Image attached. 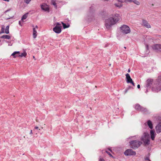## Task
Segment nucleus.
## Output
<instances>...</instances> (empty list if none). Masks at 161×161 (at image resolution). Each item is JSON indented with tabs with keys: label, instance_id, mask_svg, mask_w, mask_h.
I'll list each match as a JSON object with an SVG mask.
<instances>
[{
	"label": "nucleus",
	"instance_id": "18",
	"mask_svg": "<svg viewBox=\"0 0 161 161\" xmlns=\"http://www.w3.org/2000/svg\"><path fill=\"white\" fill-rule=\"evenodd\" d=\"M1 38L9 40L10 39L11 36L8 35H5L2 36Z\"/></svg>",
	"mask_w": 161,
	"mask_h": 161
},
{
	"label": "nucleus",
	"instance_id": "47",
	"mask_svg": "<svg viewBox=\"0 0 161 161\" xmlns=\"http://www.w3.org/2000/svg\"><path fill=\"white\" fill-rule=\"evenodd\" d=\"M124 48L125 49H126V47H124Z\"/></svg>",
	"mask_w": 161,
	"mask_h": 161
},
{
	"label": "nucleus",
	"instance_id": "1",
	"mask_svg": "<svg viewBox=\"0 0 161 161\" xmlns=\"http://www.w3.org/2000/svg\"><path fill=\"white\" fill-rule=\"evenodd\" d=\"M120 16L119 14H114L112 15L108 19L105 20V26L108 29H110L111 27L115 24L119 20Z\"/></svg>",
	"mask_w": 161,
	"mask_h": 161
},
{
	"label": "nucleus",
	"instance_id": "22",
	"mask_svg": "<svg viewBox=\"0 0 161 161\" xmlns=\"http://www.w3.org/2000/svg\"><path fill=\"white\" fill-rule=\"evenodd\" d=\"M27 55V53L26 52H24L23 53H21L18 56L20 57H25Z\"/></svg>",
	"mask_w": 161,
	"mask_h": 161
},
{
	"label": "nucleus",
	"instance_id": "3",
	"mask_svg": "<svg viewBox=\"0 0 161 161\" xmlns=\"http://www.w3.org/2000/svg\"><path fill=\"white\" fill-rule=\"evenodd\" d=\"M150 140L149 134L148 133L144 132L141 138V140L143 142L144 145H148L150 144Z\"/></svg>",
	"mask_w": 161,
	"mask_h": 161
},
{
	"label": "nucleus",
	"instance_id": "50",
	"mask_svg": "<svg viewBox=\"0 0 161 161\" xmlns=\"http://www.w3.org/2000/svg\"><path fill=\"white\" fill-rule=\"evenodd\" d=\"M109 150H110V151H111V150H110V149H109Z\"/></svg>",
	"mask_w": 161,
	"mask_h": 161
},
{
	"label": "nucleus",
	"instance_id": "30",
	"mask_svg": "<svg viewBox=\"0 0 161 161\" xmlns=\"http://www.w3.org/2000/svg\"><path fill=\"white\" fill-rule=\"evenodd\" d=\"M52 4L54 6V7L55 8H57V5H56V2L55 3H52Z\"/></svg>",
	"mask_w": 161,
	"mask_h": 161
},
{
	"label": "nucleus",
	"instance_id": "17",
	"mask_svg": "<svg viewBox=\"0 0 161 161\" xmlns=\"http://www.w3.org/2000/svg\"><path fill=\"white\" fill-rule=\"evenodd\" d=\"M33 27V37L34 38H35L37 36V31H36L35 29V28L34 27V26L33 25L32 26Z\"/></svg>",
	"mask_w": 161,
	"mask_h": 161
},
{
	"label": "nucleus",
	"instance_id": "7",
	"mask_svg": "<svg viewBox=\"0 0 161 161\" xmlns=\"http://www.w3.org/2000/svg\"><path fill=\"white\" fill-rule=\"evenodd\" d=\"M120 29L123 33L127 34L130 33V27L126 25H123L121 27Z\"/></svg>",
	"mask_w": 161,
	"mask_h": 161
},
{
	"label": "nucleus",
	"instance_id": "38",
	"mask_svg": "<svg viewBox=\"0 0 161 161\" xmlns=\"http://www.w3.org/2000/svg\"><path fill=\"white\" fill-rule=\"evenodd\" d=\"M129 89V88H128V89H126L125 90V93H126L127 92V91H128V90Z\"/></svg>",
	"mask_w": 161,
	"mask_h": 161
},
{
	"label": "nucleus",
	"instance_id": "31",
	"mask_svg": "<svg viewBox=\"0 0 161 161\" xmlns=\"http://www.w3.org/2000/svg\"><path fill=\"white\" fill-rule=\"evenodd\" d=\"M106 152L107 153L110 157H113V156H112V155L109 152H108V151H106Z\"/></svg>",
	"mask_w": 161,
	"mask_h": 161
},
{
	"label": "nucleus",
	"instance_id": "11",
	"mask_svg": "<svg viewBox=\"0 0 161 161\" xmlns=\"http://www.w3.org/2000/svg\"><path fill=\"white\" fill-rule=\"evenodd\" d=\"M153 80L151 79H148L146 81V87H150L151 85L153 82Z\"/></svg>",
	"mask_w": 161,
	"mask_h": 161
},
{
	"label": "nucleus",
	"instance_id": "41",
	"mask_svg": "<svg viewBox=\"0 0 161 161\" xmlns=\"http://www.w3.org/2000/svg\"><path fill=\"white\" fill-rule=\"evenodd\" d=\"M35 128V129H37L38 128V127L37 126H36Z\"/></svg>",
	"mask_w": 161,
	"mask_h": 161
},
{
	"label": "nucleus",
	"instance_id": "8",
	"mask_svg": "<svg viewBox=\"0 0 161 161\" xmlns=\"http://www.w3.org/2000/svg\"><path fill=\"white\" fill-rule=\"evenodd\" d=\"M124 153L126 156L135 155L136 152L131 149H128L124 152Z\"/></svg>",
	"mask_w": 161,
	"mask_h": 161
},
{
	"label": "nucleus",
	"instance_id": "37",
	"mask_svg": "<svg viewBox=\"0 0 161 161\" xmlns=\"http://www.w3.org/2000/svg\"><path fill=\"white\" fill-rule=\"evenodd\" d=\"M56 0H51V3H55Z\"/></svg>",
	"mask_w": 161,
	"mask_h": 161
},
{
	"label": "nucleus",
	"instance_id": "29",
	"mask_svg": "<svg viewBox=\"0 0 161 161\" xmlns=\"http://www.w3.org/2000/svg\"><path fill=\"white\" fill-rule=\"evenodd\" d=\"M31 0H25L24 2L25 3L27 4H28Z\"/></svg>",
	"mask_w": 161,
	"mask_h": 161
},
{
	"label": "nucleus",
	"instance_id": "23",
	"mask_svg": "<svg viewBox=\"0 0 161 161\" xmlns=\"http://www.w3.org/2000/svg\"><path fill=\"white\" fill-rule=\"evenodd\" d=\"M114 5L116 7H118L119 8H120L123 6L122 4L121 3H115Z\"/></svg>",
	"mask_w": 161,
	"mask_h": 161
},
{
	"label": "nucleus",
	"instance_id": "39",
	"mask_svg": "<svg viewBox=\"0 0 161 161\" xmlns=\"http://www.w3.org/2000/svg\"><path fill=\"white\" fill-rule=\"evenodd\" d=\"M19 24L21 26H22V25L21 24V21H19Z\"/></svg>",
	"mask_w": 161,
	"mask_h": 161
},
{
	"label": "nucleus",
	"instance_id": "26",
	"mask_svg": "<svg viewBox=\"0 0 161 161\" xmlns=\"http://www.w3.org/2000/svg\"><path fill=\"white\" fill-rule=\"evenodd\" d=\"M133 2L134 3L138 5H139L140 4V3L139 1L136 0H133Z\"/></svg>",
	"mask_w": 161,
	"mask_h": 161
},
{
	"label": "nucleus",
	"instance_id": "53",
	"mask_svg": "<svg viewBox=\"0 0 161 161\" xmlns=\"http://www.w3.org/2000/svg\"><path fill=\"white\" fill-rule=\"evenodd\" d=\"M160 141H161V139Z\"/></svg>",
	"mask_w": 161,
	"mask_h": 161
},
{
	"label": "nucleus",
	"instance_id": "42",
	"mask_svg": "<svg viewBox=\"0 0 161 161\" xmlns=\"http://www.w3.org/2000/svg\"><path fill=\"white\" fill-rule=\"evenodd\" d=\"M32 130H31V131H30V134H32Z\"/></svg>",
	"mask_w": 161,
	"mask_h": 161
},
{
	"label": "nucleus",
	"instance_id": "44",
	"mask_svg": "<svg viewBox=\"0 0 161 161\" xmlns=\"http://www.w3.org/2000/svg\"><path fill=\"white\" fill-rule=\"evenodd\" d=\"M35 28H36L37 29L38 28V27L37 25H36Z\"/></svg>",
	"mask_w": 161,
	"mask_h": 161
},
{
	"label": "nucleus",
	"instance_id": "24",
	"mask_svg": "<svg viewBox=\"0 0 161 161\" xmlns=\"http://www.w3.org/2000/svg\"><path fill=\"white\" fill-rule=\"evenodd\" d=\"M62 24L63 25V28L64 29H65V28H68L69 27V25H66L63 22H62Z\"/></svg>",
	"mask_w": 161,
	"mask_h": 161
},
{
	"label": "nucleus",
	"instance_id": "25",
	"mask_svg": "<svg viewBox=\"0 0 161 161\" xmlns=\"http://www.w3.org/2000/svg\"><path fill=\"white\" fill-rule=\"evenodd\" d=\"M20 53V52H19V51H15V52H14L11 55L12 56H14V58L15 57V55L16 54H19Z\"/></svg>",
	"mask_w": 161,
	"mask_h": 161
},
{
	"label": "nucleus",
	"instance_id": "45",
	"mask_svg": "<svg viewBox=\"0 0 161 161\" xmlns=\"http://www.w3.org/2000/svg\"><path fill=\"white\" fill-rule=\"evenodd\" d=\"M9 11V10H7L6 11H5V12H7Z\"/></svg>",
	"mask_w": 161,
	"mask_h": 161
},
{
	"label": "nucleus",
	"instance_id": "35",
	"mask_svg": "<svg viewBox=\"0 0 161 161\" xmlns=\"http://www.w3.org/2000/svg\"><path fill=\"white\" fill-rule=\"evenodd\" d=\"M99 161H105V160L103 158H100L99 159Z\"/></svg>",
	"mask_w": 161,
	"mask_h": 161
},
{
	"label": "nucleus",
	"instance_id": "34",
	"mask_svg": "<svg viewBox=\"0 0 161 161\" xmlns=\"http://www.w3.org/2000/svg\"><path fill=\"white\" fill-rule=\"evenodd\" d=\"M145 160H147V161L148 160H149V157H146L145 158Z\"/></svg>",
	"mask_w": 161,
	"mask_h": 161
},
{
	"label": "nucleus",
	"instance_id": "21",
	"mask_svg": "<svg viewBox=\"0 0 161 161\" xmlns=\"http://www.w3.org/2000/svg\"><path fill=\"white\" fill-rule=\"evenodd\" d=\"M9 25H7L5 31V33L7 34H8L9 33Z\"/></svg>",
	"mask_w": 161,
	"mask_h": 161
},
{
	"label": "nucleus",
	"instance_id": "52",
	"mask_svg": "<svg viewBox=\"0 0 161 161\" xmlns=\"http://www.w3.org/2000/svg\"><path fill=\"white\" fill-rule=\"evenodd\" d=\"M1 42V40H0V42Z\"/></svg>",
	"mask_w": 161,
	"mask_h": 161
},
{
	"label": "nucleus",
	"instance_id": "2",
	"mask_svg": "<svg viewBox=\"0 0 161 161\" xmlns=\"http://www.w3.org/2000/svg\"><path fill=\"white\" fill-rule=\"evenodd\" d=\"M152 90L155 92H158L161 90V76H158L154 81Z\"/></svg>",
	"mask_w": 161,
	"mask_h": 161
},
{
	"label": "nucleus",
	"instance_id": "12",
	"mask_svg": "<svg viewBox=\"0 0 161 161\" xmlns=\"http://www.w3.org/2000/svg\"><path fill=\"white\" fill-rule=\"evenodd\" d=\"M155 128L157 133L161 132V122H159L156 126Z\"/></svg>",
	"mask_w": 161,
	"mask_h": 161
},
{
	"label": "nucleus",
	"instance_id": "20",
	"mask_svg": "<svg viewBox=\"0 0 161 161\" xmlns=\"http://www.w3.org/2000/svg\"><path fill=\"white\" fill-rule=\"evenodd\" d=\"M28 14V13H26L24 14L21 18V20L23 21L24 20L26 19L27 18Z\"/></svg>",
	"mask_w": 161,
	"mask_h": 161
},
{
	"label": "nucleus",
	"instance_id": "43",
	"mask_svg": "<svg viewBox=\"0 0 161 161\" xmlns=\"http://www.w3.org/2000/svg\"><path fill=\"white\" fill-rule=\"evenodd\" d=\"M128 72H130V69H129L128 71Z\"/></svg>",
	"mask_w": 161,
	"mask_h": 161
},
{
	"label": "nucleus",
	"instance_id": "49",
	"mask_svg": "<svg viewBox=\"0 0 161 161\" xmlns=\"http://www.w3.org/2000/svg\"><path fill=\"white\" fill-rule=\"evenodd\" d=\"M147 161H151L149 160H147Z\"/></svg>",
	"mask_w": 161,
	"mask_h": 161
},
{
	"label": "nucleus",
	"instance_id": "51",
	"mask_svg": "<svg viewBox=\"0 0 161 161\" xmlns=\"http://www.w3.org/2000/svg\"><path fill=\"white\" fill-rule=\"evenodd\" d=\"M33 58H35V57L34 56H33Z\"/></svg>",
	"mask_w": 161,
	"mask_h": 161
},
{
	"label": "nucleus",
	"instance_id": "15",
	"mask_svg": "<svg viewBox=\"0 0 161 161\" xmlns=\"http://www.w3.org/2000/svg\"><path fill=\"white\" fill-rule=\"evenodd\" d=\"M94 14L93 13L90 12L88 13V19L89 21L93 20L94 18Z\"/></svg>",
	"mask_w": 161,
	"mask_h": 161
},
{
	"label": "nucleus",
	"instance_id": "48",
	"mask_svg": "<svg viewBox=\"0 0 161 161\" xmlns=\"http://www.w3.org/2000/svg\"><path fill=\"white\" fill-rule=\"evenodd\" d=\"M148 92V90H147L146 92Z\"/></svg>",
	"mask_w": 161,
	"mask_h": 161
},
{
	"label": "nucleus",
	"instance_id": "16",
	"mask_svg": "<svg viewBox=\"0 0 161 161\" xmlns=\"http://www.w3.org/2000/svg\"><path fill=\"white\" fill-rule=\"evenodd\" d=\"M151 137L152 140H154L155 138V133L154 130H151L150 131Z\"/></svg>",
	"mask_w": 161,
	"mask_h": 161
},
{
	"label": "nucleus",
	"instance_id": "27",
	"mask_svg": "<svg viewBox=\"0 0 161 161\" xmlns=\"http://www.w3.org/2000/svg\"><path fill=\"white\" fill-rule=\"evenodd\" d=\"M4 30V28L3 27H2L1 30V31L0 32V34L4 33L5 32Z\"/></svg>",
	"mask_w": 161,
	"mask_h": 161
},
{
	"label": "nucleus",
	"instance_id": "40",
	"mask_svg": "<svg viewBox=\"0 0 161 161\" xmlns=\"http://www.w3.org/2000/svg\"><path fill=\"white\" fill-rule=\"evenodd\" d=\"M137 87L139 89L140 88V85H138L137 86Z\"/></svg>",
	"mask_w": 161,
	"mask_h": 161
},
{
	"label": "nucleus",
	"instance_id": "46",
	"mask_svg": "<svg viewBox=\"0 0 161 161\" xmlns=\"http://www.w3.org/2000/svg\"><path fill=\"white\" fill-rule=\"evenodd\" d=\"M132 137H134V136H130V137H129V138L130 139L131 138H132Z\"/></svg>",
	"mask_w": 161,
	"mask_h": 161
},
{
	"label": "nucleus",
	"instance_id": "6",
	"mask_svg": "<svg viewBox=\"0 0 161 161\" xmlns=\"http://www.w3.org/2000/svg\"><path fill=\"white\" fill-rule=\"evenodd\" d=\"M62 26L60 24L57 23L56 26L53 28V31L56 33L59 34L61 32Z\"/></svg>",
	"mask_w": 161,
	"mask_h": 161
},
{
	"label": "nucleus",
	"instance_id": "19",
	"mask_svg": "<svg viewBox=\"0 0 161 161\" xmlns=\"http://www.w3.org/2000/svg\"><path fill=\"white\" fill-rule=\"evenodd\" d=\"M147 124L150 129H152L153 128V125L152 122L150 120H148L147 121Z\"/></svg>",
	"mask_w": 161,
	"mask_h": 161
},
{
	"label": "nucleus",
	"instance_id": "13",
	"mask_svg": "<svg viewBox=\"0 0 161 161\" xmlns=\"http://www.w3.org/2000/svg\"><path fill=\"white\" fill-rule=\"evenodd\" d=\"M142 23L143 25L147 28H149L151 27V25L146 20H142Z\"/></svg>",
	"mask_w": 161,
	"mask_h": 161
},
{
	"label": "nucleus",
	"instance_id": "5",
	"mask_svg": "<svg viewBox=\"0 0 161 161\" xmlns=\"http://www.w3.org/2000/svg\"><path fill=\"white\" fill-rule=\"evenodd\" d=\"M135 108L136 110L142 112L145 114H146L149 113V110L141 106L138 104H136L135 105Z\"/></svg>",
	"mask_w": 161,
	"mask_h": 161
},
{
	"label": "nucleus",
	"instance_id": "9",
	"mask_svg": "<svg viewBox=\"0 0 161 161\" xmlns=\"http://www.w3.org/2000/svg\"><path fill=\"white\" fill-rule=\"evenodd\" d=\"M41 7L42 10L45 11L49 12V8L48 6L45 3H43L41 5Z\"/></svg>",
	"mask_w": 161,
	"mask_h": 161
},
{
	"label": "nucleus",
	"instance_id": "10",
	"mask_svg": "<svg viewBox=\"0 0 161 161\" xmlns=\"http://www.w3.org/2000/svg\"><path fill=\"white\" fill-rule=\"evenodd\" d=\"M152 48L155 51H161V45L156 44L152 46Z\"/></svg>",
	"mask_w": 161,
	"mask_h": 161
},
{
	"label": "nucleus",
	"instance_id": "28",
	"mask_svg": "<svg viewBox=\"0 0 161 161\" xmlns=\"http://www.w3.org/2000/svg\"><path fill=\"white\" fill-rule=\"evenodd\" d=\"M133 0H125L124 2L127 3L128 2L131 3L133 2Z\"/></svg>",
	"mask_w": 161,
	"mask_h": 161
},
{
	"label": "nucleus",
	"instance_id": "36",
	"mask_svg": "<svg viewBox=\"0 0 161 161\" xmlns=\"http://www.w3.org/2000/svg\"><path fill=\"white\" fill-rule=\"evenodd\" d=\"M146 49L147 50L148 49V45L147 44H146Z\"/></svg>",
	"mask_w": 161,
	"mask_h": 161
},
{
	"label": "nucleus",
	"instance_id": "14",
	"mask_svg": "<svg viewBox=\"0 0 161 161\" xmlns=\"http://www.w3.org/2000/svg\"><path fill=\"white\" fill-rule=\"evenodd\" d=\"M125 76L126 81L128 83H130L131 81H132V79L131 78L130 75L129 74H126L125 75Z\"/></svg>",
	"mask_w": 161,
	"mask_h": 161
},
{
	"label": "nucleus",
	"instance_id": "32",
	"mask_svg": "<svg viewBox=\"0 0 161 161\" xmlns=\"http://www.w3.org/2000/svg\"><path fill=\"white\" fill-rule=\"evenodd\" d=\"M117 1L119 2V3H123L124 2L122 1V0H117Z\"/></svg>",
	"mask_w": 161,
	"mask_h": 161
},
{
	"label": "nucleus",
	"instance_id": "4",
	"mask_svg": "<svg viewBox=\"0 0 161 161\" xmlns=\"http://www.w3.org/2000/svg\"><path fill=\"white\" fill-rule=\"evenodd\" d=\"M130 147L133 149L138 148L142 144V142L136 140H132L129 142Z\"/></svg>",
	"mask_w": 161,
	"mask_h": 161
},
{
	"label": "nucleus",
	"instance_id": "33",
	"mask_svg": "<svg viewBox=\"0 0 161 161\" xmlns=\"http://www.w3.org/2000/svg\"><path fill=\"white\" fill-rule=\"evenodd\" d=\"M130 83H131L134 86H135V84L134 82H133V80L132 81H131L130 82Z\"/></svg>",
	"mask_w": 161,
	"mask_h": 161
}]
</instances>
